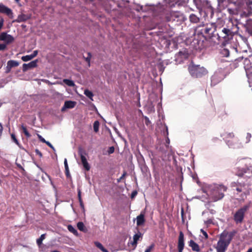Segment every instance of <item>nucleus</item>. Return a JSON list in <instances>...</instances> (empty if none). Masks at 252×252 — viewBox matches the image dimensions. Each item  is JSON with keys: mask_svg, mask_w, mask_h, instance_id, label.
<instances>
[{"mask_svg": "<svg viewBox=\"0 0 252 252\" xmlns=\"http://www.w3.org/2000/svg\"><path fill=\"white\" fill-rule=\"evenodd\" d=\"M126 172H124L122 176L118 179V182H120L121 180H122L126 175Z\"/></svg>", "mask_w": 252, "mask_h": 252, "instance_id": "obj_48", "label": "nucleus"}, {"mask_svg": "<svg viewBox=\"0 0 252 252\" xmlns=\"http://www.w3.org/2000/svg\"><path fill=\"white\" fill-rule=\"evenodd\" d=\"M224 71L220 68L217 70L211 78V85H215L220 82L224 77Z\"/></svg>", "mask_w": 252, "mask_h": 252, "instance_id": "obj_5", "label": "nucleus"}, {"mask_svg": "<svg viewBox=\"0 0 252 252\" xmlns=\"http://www.w3.org/2000/svg\"><path fill=\"white\" fill-rule=\"evenodd\" d=\"M11 139H12V140L13 141V142L17 145H18V146H20V143L19 142H18V140L17 139L16 136H15V135L14 134V133H12L11 134Z\"/></svg>", "mask_w": 252, "mask_h": 252, "instance_id": "obj_34", "label": "nucleus"}, {"mask_svg": "<svg viewBox=\"0 0 252 252\" xmlns=\"http://www.w3.org/2000/svg\"><path fill=\"white\" fill-rule=\"evenodd\" d=\"M114 152V148L113 147H110L109 148L108 152L109 154H112Z\"/></svg>", "mask_w": 252, "mask_h": 252, "instance_id": "obj_46", "label": "nucleus"}, {"mask_svg": "<svg viewBox=\"0 0 252 252\" xmlns=\"http://www.w3.org/2000/svg\"><path fill=\"white\" fill-rule=\"evenodd\" d=\"M77 228L79 230L84 232L87 231V228L85 227L84 223L82 222H79L77 224Z\"/></svg>", "mask_w": 252, "mask_h": 252, "instance_id": "obj_23", "label": "nucleus"}, {"mask_svg": "<svg viewBox=\"0 0 252 252\" xmlns=\"http://www.w3.org/2000/svg\"><path fill=\"white\" fill-rule=\"evenodd\" d=\"M63 82L66 85H67V86H68L69 87H73L75 86L74 83L73 82V81H72L71 80L65 79L63 80Z\"/></svg>", "mask_w": 252, "mask_h": 252, "instance_id": "obj_27", "label": "nucleus"}, {"mask_svg": "<svg viewBox=\"0 0 252 252\" xmlns=\"http://www.w3.org/2000/svg\"><path fill=\"white\" fill-rule=\"evenodd\" d=\"M200 231H201V232L202 233V234H203V235L204 236L205 238L207 239L208 238V235L207 232L202 229H201L200 230Z\"/></svg>", "mask_w": 252, "mask_h": 252, "instance_id": "obj_42", "label": "nucleus"}, {"mask_svg": "<svg viewBox=\"0 0 252 252\" xmlns=\"http://www.w3.org/2000/svg\"><path fill=\"white\" fill-rule=\"evenodd\" d=\"M76 102L73 101H66L64 102L63 106L62 108V111H64L66 109H71L75 107Z\"/></svg>", "mask_w": 252, "mask_h": 252, "instance_id": "obj_15", "label": "nucleus"}, {"mask_svg": "<svg viewBox=\"0 0 252 252\" xmlns=\"http://www.w3.org/2000/svg\"><path fill=\"white\" fill-rule=\"evenodd\" d=\"M21 129L23 130V133L25 134V135L27 137H30L31 134L28 132V130L27 129L26 126H25L24 125L21 126Z\"/></svg>", "mask_w": 252, "mask_h": 252, "instance_id": "obj_29", "label": "nucleus"}, {"mask_svg": "<svg viewBox=\"0 0 252 252\" xmlns=\"http://www.w3.org/2000/svg\"><path fill=\"white\" fill-rule=\"evenodd\" d=\"M78 197L79 201L82 200L81 198V192L79 189H78Z\"/></svg>", "mask_w": 252, "mask_h": 252, "instance_id": "obj_43", "label": "nucleus"}, {"mask_svg": "<svg viewBox=\"0 0 252 252\" xmlns=\"http://www.w3.org/2000/svg\"><path fill=\"white\" fill-rule=\"evenodd\" d=\"M228 10L230 11V14H232V13L231 12V10L230 9H228Z\"/></svg>", "mask_w": 252, "mask_h": 252, "instance_id": "obj_60", "label": "nucleus"}, {"mask_svg": "<svg viewBox=\"0 0 252 252\" xmlns=\"http://www.w3.org/2000/svg\"><path fill=\"white\" fill-rule=\"evenodd\" d=\"M227 189V188L223 185H217L213 189L212 196L214 201H216L222 199L224 196L223 192Z\"/></svg>", "mask_w": 252, "mask_h": 252, "instance_id": "obj_4", "label": "nucleus"}, {"mask_svg": "<svg viewBox=\"0 0 252 252\" xmlns=\"http://www.w3.org/2000/svg\"><path fill=\"white\" fill-rule=\"evenodd\" d=\"M169 140V139L168 138V139H167V142H168Z\"/></svg>", "mask_w": 252, "mask_h": 252, "instance_id": "obj_64", "label": "nucleus"}, {"mask_svg": "<svg viewBox=\"0 0 252 252\" xmlns=\"http://www.w3.org/2000/svg\"><path fill=\"white\" fill-rule=\"evenodd\" d=\"M190 21L193 23H197L199 21L198 17H189Z\"/></svg>", "mask_w": 252, "mask_h": 252, "instance_id": "obj_35", "label": "nucleus"}, {"mask_svg": "<svg viewBox=\"0 0 252 252\" xmlns=\"http://www.w3.org/2000/svg\"><path fill=\"white\" fill-rule=\"evenodd\" d=\"M155 245L154 244L151 245L148 248H147L146 250L145 251V252H150L154 248Z\"/></svg>", "mask_w": 252, "mask_h": 252, "instance_id": "obj_38", "label": "nucleus"}, {"mask_svg": "<svg viewBox=\"0 0 252 252\" xmlns=\"http://www.w3.org/2000/svg\"><path fill=\"white\" fill-rule=\"evenodd\" d=\"M38 62L37 60H35L34 61H32L29 63H24L23 65V70L25 71L28 69L35 67L37 66V63Z\"/></svg>", "mask_w": 252, "mask_h": 252, "instance_id": "obj_14", "label": "nucleus"}, {"mask_svg": "<svg viewBox=\"0 0 252 252\" xmlns=\"http://www.w3.org/2000/svg\"><path fill=\"white\" fill-rule=\"evenodd\" d=\"M0 13L7 16H11L13 14L12 10L2 3H0Z\"/></svg>", "mask_w": 252, "mask_h": 252, "instance_id": "obj_10", "label": "nucleus"}, {"mask_svg": "<svg viewBox=\"0 0 252 252\" xmlns=\"http://www.w3.org/2000/svg\"><path fill=\"white\" fill-rule=\"evenodd\" d=\"M19 65L18 62L14 60H10L7 63V67L11 69L12 67L17 66Z\"/></svg>", "mask_w": 252, "mask_h": 252, "instance_id": "obj_21", "label": "nucleus"}, {"mask_svg": "<svg viewBox=\"0 0 252 252\" xmlns=\"http://www.w3.org/2000/svg\"><path fill=\"white\" fill-rule=\"evenodd\" d=\"M220 32L222 33H224L225 35H226L228 36L230 35L231 33V31L229 29L226 28H223L222 30H221Z\"/></svg>", "mask_w": 252, "mask_h": 252, "instance_id": "obj_31", "label": "nucleus"}, {"mask_svg": "<svg viewBox=\"0 0 252 252\" xmlns=\"http://www.w3.org/2000/svg\"><path fill=\"white\" fill-rule=\"evenodd\" d=\"M84 94L90 99L93 100V97L94 96L92 92L88 90H86L84 91Z\"/></svg>", "mask_w": 252, "mask_h": 252, "instance_id": "obj_28", "label": "nucleus"}, {"mask_svg": "<svg viewBox=\"0 0 252 252\" xmlns=\"http://www.w3.org/2000/svg\"><path fill=\"white\" fill-rule=\"evenodd\" d=\"M19 16H25V15L24 14H21V15H20Z\"/></svg>", "mask_w": 252, "mask_h": 252, "instance_id": "obj_63", "label": "nucleus"}, {"mask_svg": "<svg viewBox=\"0 0 252 252\" xmlns=\"http://www.w3.org/2000/svg\"><path fill=\"white\" fill-rule=\"evenodd\" d=\"M248 15H252V9L250 6H248Z\"/></svg>", "mask_w": 252, "mask_h": 252, "instance_id": "obj_50", "label": "nucleus"}, {"mask_svg": "<svg viewBox=\"0 0 252 252\" xmlns=\"http://www.w3.org/2000/svg\"><path fill=\"white\" fill-rule=\"evenodd\" d=\"M37 136L40 141L44 143L46 142V141L45 140V139L44 138H43L40 135L38 134Z\"/></svg>", "mask_w": 252, "mask_h": 252, "instance_id": "obj_44", "label": "nucleus"}, {"mask_svg": "<svg viewBox=\"0 0 252 252\" xmlns=\"http://www.w3.org/2000/svg\"><path fill=\"white\" fill-rule=\"evenodd\" d=\"M146 119H147V120H148L147 123H149V120L147 118H146Z\"/></svg>", "mask_w": 252, "mask_h": 252, "instance_id": "obj_62", "label": "nucleus"}, {"mask_svg": "<svg viewBox=\"0 0 252 252\" xmlns=\"http://www.w3.org/2000/svg\"><path fill=\"white\" fill-rule=\"evenodd\" d=\"M220 42L226 41L228 39V36L225 35L224 33H222L221 32H218V34H216Z\"/></svg>", "mask_w": 252, "mask_h": 252, "instance_id": "obj_18", "label": "nucleus"}, {"mask_svg": "<svg viewBox=\"0 0 252 252\" xmlns=\"http://www.w3.org/2000/svg\"><path fill=\"white\" fill-rule=\"evenodd\" d=\"M190 16H195V14H191L190 15Z\"/></svg>", "mask_w": 252, "mask_h": 252, "instance_id": "obj_59", "label": "nucleus"}, {"mask_svg": "<svg viewBox=\"0 0 252 252\" xmlns=\"http://www.w3.org/2000/svg\"><path fill=\"white\" fill-rule=\"evenodd\" d=\"M252 137L251 134L250 133H247L246 135V143H249L250 141L251 138Z\"/></svg>", "mask_w": 252, "mask_h": 252, "instance_id": "obj_39", "label": "nucleus"}, {"mask_svg": "<svg viewBox=\"0 0 252 252\" xmlns=\"http://www.w3.org/2000/svg\"><path fill=\"white\" fill-rule=\"evenodd\" d=\"M2 131H3V128H0V138H1Z\"/></svg>", "mask_w": 252, "mask_h": 252, "instance_id": "obj_54", "label": "nucleus"}, {"mask_svg": "<svg viewBox=\"0 0 252 252\" xmlns=\"http://www.w3.org/2000/svg\"><path fill=\"white\" fill-rule=\"evenodd\" d=\"M189 246L191 248L193 251L198 252L200 251L198 245L192 240H190L189 242Z\"/></svg>", "mask_w": 252, "mask_h": 252, "instance_id": "obj_17", "label": "nucleus"}, {"mask_svg": "<svg viewBox=\"0 0 252 252\" xmlns=\"http://www.w3.org/2000/svg\"><path fill=\"white\" fill-rule=\"evenodd\" d=\"M92 57L91 54L90 53H88V57L86 58V61L89 63L90 64V60Z\"/></svg>", "mask_w": 252, "mask_h": 252, "instance_id": "obj_41", "label": "nucleus"}, {"mask_svg": "<svg viewBox=\"0 0 252 252\" xmlns=\"http://www.w3.org/2000/svg\"><path fill=\"white\" fill-rule=\"evenodd\" d=\"M38 53V50H34L32 54L31 55L23 56L21 58V59L24 62L29 61L32 60V59H33L34 57H35L37 55Z\"/></svg>", "mask_w": 252, "mask_h": 252, "instance_id": "obj_16", "label": "nucleus"}, {"mask_svg": "<svg viewBox=\"0 0 252 252\" xmlns=\"http://www.w3.org/2000/svg\"><path fill=\"white\" fill-rule=\"evenodd\" d=\"M35 153L37 155H39L40 157H41L42 155L41 153L37 149L35 150Z\"/></svg>", "mask_w": 252, "mask_h": 252, "instance_id": "obj_49", "label": "nucleus"}, {"mask_svg": "<svg viewBox=\"0 0 252 252\" xmlns=\"http://www.w3.org/2000/svg\"><path fill=\"white\" fill-rule=\"evenodd\" d=\"M233 184L236 185L237 186V188H236V189L237 191L241 192L242 191V189L240 187H239V186H242V185L241 184H238H238H236L235 183H234Z\"/></svg>", "mask_w": 252, "mask_h": 252, "instance_id": "obj_40", "label": "nucleus"}, {"mask_svg": "<svg viewBox=\"0 0 252 252\" xmlns=\"http://www.w3.org/2000/svg\"><path fill=\"white\" fill-rule=\"evenodd\" d=\"M78 154L80 156L81 162L84 168L87 171L89 170L90 169V166L85 157L86 155V151L82 148H79L78 149Z\"/></svg>", "mask_w": 252, "mask_h": 252, "instance_id": "obj_7", "label": "nucleus"}, {"mask_svg": "<svg viewBox=\"0 0 252 252\" xmlns=\"http://www.w3.org/2000/svg\"><path fill=\"white\" fill-rule=\"evenodd\" d=\"M234 233L223 231L220 234V239L215 247L217 252H225L231 241Z\"/></svg>", "mask_w": 252, "mask_h": 252, "instance_id": "obj_1", "label": "nucleus"}, {"mask_svg": "<svg viewBox=\"0 0 252 252\" xmlns=\"http://www.w3.org/2000/svg\"><path fill=\"white\" fill-rule=\"evenodd\" d=\"M221 54L223 57H227L229 55V51L226 48L221 50Z\"/></svg>", "mask_w": 252, "mask_h": 252, "instance_id": "obj_30", "label": "nucleus"}, {"mask_svg": "<svg viewBox=\"0 0 252 252\" xmlns=\"http://www.w3.org/2000/svg\"><path fill=\"white\" fill-rule=\"evenodd\" d=\"M0 40L4 41L6 43H10L14 40V38L10 34L2 32L0 34Z\"/></svg>", "mask_w": 252, "mask_h": 252, "instance_id": "obj_12", "label": "nucleus"}, {"mask_svg": "<svg viewBox=\"0 0 252 252\" xmlns=\"http://www.w3.org/2000/svg\"><path fill=\"white\" fill-rule=\"evenodd\" d=\"M226 142L228 146L230 148H235L237 147V146L234 144L233 141L232 140H226Z\"/></svg>", "mask_w": 252, "mask_h": 252, "instance_id": "obj_33", "label": "nucleus"}, {"mask_svg": "<svg viewBox=\"0 0 252 252\" xmlns=\"http://www.w3.org/2000/svg\"><path fill=\"white\" fill-rule=\"evenodd\" d=\"M2 25H3V20H0V29L1 28Z\"/></svg>", "mask_w": 252, "mask_h": 252, "instance_id": "obj_53", "label": "nucleus"}, {"mask_svg": "<svg viewBox=\"0 0 252 252\" xmlns=\"http://www.w3.org/2000/svg\"><path fill=\"white\" fill-rule=\"evenodd\" d=\"M142 234L141 232H138L137 233L135 234L133 237V241L131 243L132 245L136 246L137 244V241L140 238H141Z\"/></svg>", "mask_w": 252, "mask_h": 252, "instance_id": "obj_20", "label": "nucleus"}, {"mask_svg": "<svg viewBox=\"0 0 252 252\" xmlns=\"http://www.w3.org/2000/svg\"><path fill=\"white\" fill-rule=\"evenodd\" d=\"M0 128H3L1 123H0Z\"/></svg>", "mask_w": 252, "mask_h": 252, "instance_id": "obj_57", "label": "nucleus"}, {"mask_svg": "<svg viewBox=\"0 0 252 252\" xmlns=\"http://www.w3.org/2000/svg\"><path fill=\"white\" fill-rule=\"evenodd\" d=\"M220 12V10L219 9H217L214 11L212 6L210 5H207L205 7L203 8L200 12V13L201 15L204 14V16H213L215 13L217 15H219Z\"/></svg>", "mask_w": 252, "mask_h": 252, "instance_id": "obj_6", "label": "nucleus"}, {"mask_svg": "<svg viewBox=\"0 0 252 252\" xmlns=\"http://www.w3.org/2000/svg\"><path fill=\"white\" fill-rule=\"evenodd\" d=\"M64 167L65 170L66 171V174H68L69 173V168L67 162V159L66 158L64 159Z\"/></svg>", "mask_w": 252, "mask_h": 252, "instance_id": "obj_36", "label": "nucleus"}, {"mask_svg": "<svg viewBox=\"0 0 252 252\" xmlns=\"http://www.w3.org/2000/svg\"><path fill=\"white\" fill-rule=\"evenodd\" d=\"M250 208L249 205H246L239 209L234 214L233 219L236 224L241 223L244 219L245 215Z\"/></svg>", "mask_w": 252, "mask_h": 252, "instance_id": "obj_3", "label": "nucleus"}, {"mask_svg": "<svg viewBox=\"0 0 252 252\" xmlns=\"http://www.w3.org/2000/svg\"><path fill=\"white\" fill-rule=\"evenodd\" d=\"M46 234H42L40 237L36 240L37 245L40 247L41 245L42 244V241L45 238Z\"/></svg>", "mask_w": 252, "mask_h": 252, "instance_id": "obj_26", "label": "nucleus"}, {"mask_svg": "<svg viewBox=\"0 0 252 252\" xmlns=\"http://www.w3.org/2000/svg\"><path fill=\"white\" fill-rule=\"evenodd\" d=\"M248 81L249 83L250 86L252 87V78L251 77V79L248 78Z\"/></svg>", "mask_w": 252, "mask_h": 252, "instance_id": "obj_52", "label": "nucleus"}, {"mask_svg": "<svg viewBox=\"0 0 252 252\" xmlns=\"http://www.w3.org/2000/svg\"><path fill=\"white\" fill-rule=\"evenodd\" d=\"M15 1L19 5H21V4L20 3L19 0H15Z\"/></svg>", "mask_w": 252, "mask_h": 252, "instance_id": "obj_56", "label": "nucleus"}, {"mask_svg": "<svg viewBox=\"0 0 252 252\" xmlns=\"http://www.w3.org/2000/svg\"><path fill=\"white\" fill-rule=\"evenodd\" d=\"M94 244L95 246L97 248L100 249L102 252H109L108 251L107 249H106L100 242H97V241H95L94 242Z\"/></svg>", "mask_w": 252, "mask_h": 252, "instance_id": "obj_22", "label": "nucleus"}, {"mask_svg": "<svg viewBox=\"0 0 252 252\" xmlns=\"http://www.w3.org/2000/svg\"><path fill=\"white\" fill-rule=\"evenodd\" d=\"M237 175L244 178L250 177L252 176V171L248 168H243L238 172Z\"/></svg>", "mask_w": 252, "mask_h": 252, "instance_id": "obj_13", "label": "nucleus"}, {"mask_svg": "<svg viewBox=\"0 0 252 252\" xmlns=\"http://www.w3.org/2000/svg\"><path fill=\"white\" fill-rule=\"evenodd\" d=\"M212 221L211 220H207V221H206V223L207 224H210V223H212Z\"/></svg>", "mask_w": 252, "mask_h": 252, "instance_id": "obj_55", "label": "nucleus"}, {"mask_svg": "<svg viewBox=\"0 0 252 252\" xmlns=\"http://www.w3.org/2000/svg\"><path fill=\"white\" fill-rule=\"evenodd\" d=\"M51 252H60L58 251L55 250V251H52Z\"/></svg>", "mask_w": 252, "mask_h": 252, "instance_id": "obj_58", "label": "nucleus"}, {"mask_svg": "<svg viewBox=\"0 0 252 252\" xmlns=\"http://www.w3.org/2000/svg\"><path fill=\"white\" fill-rule=\"evenodd\" d=\"M188 69L190 75L194 77H201L207 73V70L199 65H190Z\"/></svg>", "mask_w": 252, "mask_h": 252, "instance_id": "obj_2", "label": "nucleus"}, {"mask_svg": "<svg viewBox=\"0 0 252 252\" xmlns=\"http://www.w3.org/2000/svg\"><path fill=\"white\" fill-rule=\"evenodd\" d=\"M223 136H224V138H232L234 137V135L232 133H229L224 134Z\"/></svg>", "mask_w": 252, "mask_h": 252, "instance_id": "obj_37", "label": "nucleus"}, {"mask_svg": "<svg viewBox=\"0 0 252 252\" xmlns=\"http://www.w3.org/2000/svg\"><path fill=\"white\" fill-rule=\"evenodd\" d=\"M146 119H147V120H148L147 123H149V120L147 118H146Z\"/></svg>", "mask_w": 252, "mask_h": 252, "instance_id": "obj_61", "label": "nucleus"}, {"mask_svg": "<svg viewBox=\"0 0 252 252\" xmlns=\"http://www.w3.org/2000/svg\"><path fill=\"white\" fill-rule=\"evenodd\" d=\"M6 44H0V51L4 50L6 48Z\"/></svg>", "mask_w": 252, "mask_h": 252, "instance_id": "obj_47", "label": "nucleus"}, {"mask_svg": "<svg viewBox=\"0 0 252 252\" xmlns=\"http://www.w3.org/2000/svg\"><path fill=\"white\" fill-rule=\"evenodd\" d=\"M46 143L49 147H50L52 150H53L54 151L55 150L54 147L53 146V145L49 142V141H46V142L45 143Z\"/></svg>", "mask_w": 252, "mask_h": 252, "instance_id": "obj_45", "label": "nucleus"}, {"mask_svg": "<svg viewBox=\"0 0 252 252\" xmlns=\"http://www.w3.org/2000/svg\"><path fill=\"white\" fill-rule=\"evenodd\" d=\"M184 233L182 231H180L178 242V249L179 252H183L184 248Z\"/></svg>", "mask_w": 252, "mask_h": 252, "instance_id": "obj_9", "label": "nucleus"}, {"mask_svg": "<svg viewBox=\"0 0 252 252\" xmlns=\"http://www.w3.org/2000/svg\"><path fill=\"white\" fill-rule=\"evenodd\" d=\"M188 57L189 54L187 51L185 49L179 52L176 55V60L179 61H182L183 60L187 59Z\"/></svg>", "mask_w": 252, "mask_h": 252, "instance_id": "obj_11", "label": "nucleus"}, {"mask_svg": "<svg viewBox=\"0 0 252 252\" xmlns=\"http://www.w3.org/2000/svg\"><path fill=\"white\" fill-rule=\"evenodd\" d=\"M99 123L98 121H95L94 123V130L95 132H97L99 129Z\"/></svg>", "mask_w": 252, "mask_h": 252, "instance_id": "obj_32", "label": "nucleus"}, {"mask_svg": "<svg viewBox=\"0 0 252 252\" xmlns=\"http://www.w3.org/2000/svg\"><path fill=\"white\" fill-rule=\"evenodd\" d=\"M216 34H218V32L217 31L214 32L212 33L211 38L213 42L219 44L220 41H219V39H218V37Z\"/></svg>", "mask_w": 252, "mask_h": 252, "instance_id": "obj_24", "label": "nucleus"}, {"mask_svg": "<svg viewBox=\"0 0 252 252\" xmlns=\"http://www.w3.org/2000/svg\"><path fill=\"white\" fill-rule=\"evenodd\" d=\"M250 60L248 59H245L244 60V68L246 72L248 78L251 79L252 78V66H249V63Z\"/></svg>", "mask_w": 252, "mask_h": 252, "instance_id": "obj_8", "label": "nucleus"}, {"mask_svg": "<svg viewBox=\"0 0 252 252\" xmlns=\"http://www.w3.org/2000/svg\"><path fill=\"white\" fill-rule=\"evenodd\" d=\"M79 201L80 205L82 209H84V204H83V201H82V200H80V201Z\"/></svg>", "mask_w": 252, "mask_h": 252, "instance_id": "obj_51", "label": "nucleus"}, {"mask_svg": "<svg viewBox=\"0 0 252 252\" xmlns=\"http://www.w3.org/2000/svg\"><path fill=\"white\" fill-rule=\"evenodd\" d=\"M68 230L71 233H72L73 234H74L75 236H78V233L75 228L72 226L71 225H68L67 226Z\"/></svg>", "mask_w": 252, "mask_h": 252, "instance_id": "obj_25", "label": "nucleus"}, {"mask_svg": "<svg viewBox=\"0 0 252 252\" xmlns=\"http://www.w3.org/2000/svg\"><path fill=\"white\" fill-rule=\"evenodd\" d=\"M136 223L138 226L142 225L145 222L144 215L141 214L136 218Z\"/></svg>", "mask_w": 252, "mask_h": 252, "instance_id": "obj_19", "label": "nucleus"}]
</instances>
